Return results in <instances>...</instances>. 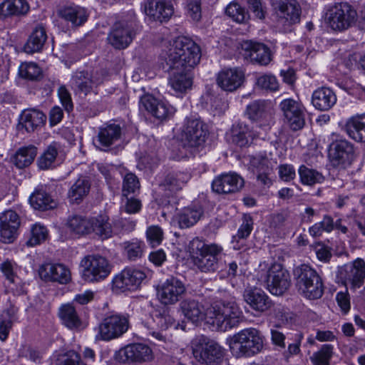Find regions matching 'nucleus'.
Returning <instances> with one entry per match:
<instances>
[{"label":"nucleus","mask_w":365,"mask_h":365,"mask_svg":"<svg viewBox=\"0 0 365 365\" xmlns=\"http://www.w3.org/2000/svg\"><path fill=\"white\" fill-rule=\"evenodd\" d=\"M171 70L169 84L177 94H182L192 85V68L200 62V47L191 39L180 36L161 54Z\"/></svg>","instance_id":"nucleus-1"},{"label":"nucleus","mask_w":365,"mask_h":365,"mask_svg":"<svg viewBox=\"0 0 365 365\" xmlns=\"http://www.w3.org/2000/svg\"><path fill=\"white\" fill-rule=\"evenodd\" d=\"M180 309L184 316L193 323L205 319L213 329L221 331L237 326L242 314L234 302H220L205 312L204 306L199 302L187 299L181 302Z\"/></svg>","instance_id":"nucleus-2"},{"label":"nucleus","mask_w":365,"mask_h":365,"mask_svg":"<svg viewBox=\"0 0 365 365\" xmlns=\"http://www.w3.org/2000/svg\"><path fill=\"white\" fill-rule=\"evenodd\" d=\"M326 20L330 28L334 31H343L355 26L364 30L365 7L358 13L348 2L336 3L327 9Z\"/></svg>","instance_id":"nucleus-3"},{"label":"nucleus","mask_w":365,"mask_h":365,"mask_svg":"<svg viewBox=\"0 0 365 365\" xmlns=\"http://www.w3.org/2000/svg\"><path fill=\"white\" fill-rule=\"evenodd\" d=\"M194 265L202 272H214L223 254V247L216 243L207 244L198 237L189 244Z\"/></svg>","instance_id":"nucleus-4"},{"label":"nucleus","mask_w":365,"mask_h":365,"mask_svg":"<svg viewBox=\"0 0 365 365\" xmlns=\"http://www.w3.org/2000/svg\"><path fill=\"white\" fill-rule=\"evenodd\" d=\"M264 339L262 333L257 329H244L232 336L230 349L237 357L253 356L262 351Z\"/></svg>","instance_id":"nucleus-5"},{"label":"nucleus","mask_w":365,"mask_h":365,"mask_svg":"<svg viewBox=\"0 0 365 365\" xmlns=\"http://www.w3.org/2000/svg\"><path fill=\"white\" fill-rule=\"evenodd\" d=\"M257 272L259 280L265 282L268 290L274 295L283 294L290 286L289 273L280 264L269 266L264 262L259 264Z\"/></svg>","instance_id":"nucleus-6"},{"label":"nucleus","mask_w":365,"mask_h":365,"mask_svg":"<svg viewBox=\"0 0 365 365\" xmlns=\"http://www.w3.org/2000/svg\"><path fill=\"white\" fill-rule=\"evenodd\" d=\"M294 274L298 292L309 299L322 297L324 293V284L321 277L315 269L307 264H302L295 268Z\"/></svg>","instance_id":"nucleus-7"},{"label":"nucleus","mask_w":365,"mask_h":365,"mask_svg":"<svg viewBox=\"0 0 365 365\" xmlns=\"http://www.w3.org/2000/svg\"><path fill=\"white\" fill-rule=\"evenodd\" d=\"M190 175L183 172L168 174L159 184L157 200L161 206L174 207L177 203L175 194L190 180Z\"/></svg>","instance_id":"nucleus-8"},{"label":"nucleus","mask_w":365,"mask_h":365,"mask_svg":"<svg viewBox=\"0 0 365 365\" xmlns=\"http://www.w3.org/2000/svg\"><path fill=\"white\" fill-rule=\"evenodd\" d=\"M128 314H111L106 317L98 324L96 339L110 341L124 334L129 329Z\"/></svg>","instance_id":"nucleus-9"},{"label":"nucleus","mask_w":365,"mask_h":365,"mask_svg":"<svg viewBox=\"0 0 365 365\" xmlns=\"http://www.w3.org/2000/svg\"><path fill=\"white\" fill-rule=\"evenodd\" d=\"M83 278L89 282H99L106 279L111 272L108 260L98 255L86 256L81 261Z\"/></svg>","instance_id":"nucleus-10"},{"label":"nucleus","mask_w":365,"mask_h":365,"mask_svg":"<svg viewBox=\"0 0 365 365\" xmlns=\"http://www.w3.org/2000/svg\"><path fill=\"white\" fill-rule=\"evenodd\" d=\"M192 354L200 362L216 365L222 361L224 351L216 341L202 336L194 343Z\"/></svg>","instance_id":"nucleus-11"},{"label":"nucleus","mask_w":365,"mask_h":365,"mask_svg":"<svg viewBox=\"0 0 365 365\" xmlns=\"http://www.w3.org/2000/svg\"><path fill=\"white\" fill-rule=\"evenodd\" d=\"M136 35L134 21L121 20L114 24L108 35V43L115 49L126 48Z\"/></svg>","instance_id":"nucleus-12"},{"label":"nucleus","mask_w":365,"mask_h":365,"mask_svg":"<svg viewBox=\"0 0 365 365\" xmlns=\"http://www.w3.org/2000/svg\"><path fill=\"white\" fill-rule=\"evenodd\" d=\"M185 284L177 277H172L159 284L156 288L157 297L164 305H173L186 293Z\"/></svg>","instance_id":"nucleus-13"},{"label":"nucleus","mask_w":365,"mask_h":365,"mask_svg":"<svg viewBox=\"0 0 365 365\" xmlns=\"http://www.w3.org/2000/svg\"><path fill=\"white\" fill-rule=\"evenodd\" d=\"M285 123L289 128L297 131L305 125V108L298 101L292 98L283 100L279 104Z\"/></svg>","instance_id":"nucleus-14"},{"label":"nucleus","mask_w":365,"mask_h":365,"mask_svg":"<svg viewBox=\"0 0 365 365\" xmlns=\"http://www.w3.org/2000/svg\"><path fill=\"white\" fill-rule=\"evenodd\" d=\"M153 358L151 349L141 343L128 344L116 354V359L123 363H143L151 361Z\"/></svg>","instance_id":"nucleus-15"},{"label":"nucleus","mask_w":365,"mask_h":365,"mask_svg":"<svg viewBox=\"0 0 365 365\" xmlns=\"http://www.w3.org/2000/svg\"><path fill=\"white\" fill-rule=\"evenodd\" d=\"M339 275L346 286L351 289L361 287L365 279V262L361 258L344 264L339 271Z\"/></svg>","instance_id":"nucleus-16"},{"label":"nucleus","mask_w":365,"mask_h":365,"mask_svg":"<svg viewBox=\"0 0 365 365\" xmlns=\"http://www.w3.org/2000/svg\"><path fill=\"white\" fill-rule=\"evenodd\" d=\"M207 134V127L202 121L187 118L182 129V140L185 146L198 147L204 143Z\"/></svg>","instance_id":"nucleus-17"},{"label":"nucleus","mask_w":365,"mask_h":365,"mask_svg":"<svg viewBox=\"0 0 365 365\" xmlns=\"http://www.w3.org/2000/svg\"><path fill=\"white\" fill-rule=\"evenodd\" d=\"M354 145L346 140H336L330 144L329 158L334 167L350 165L354 158Z\"/></svg>","instance_id":"nucleus-18"},{"label":"nucleus","mask_w":365,"mask_h":365,"mask_svg":"<svg viewBox=\"0 0 365 365\" xmlns=\"http://www.w3.org/2000/svg\"><path fill=\"white\" fill-rule=\"evenodd\" d=\"M245 79V73L238 67L224 68L217 75V85L223 91L233 92L243 84Z\"/></svg>","instance_id":"nucleus-19"},{"label":"nucleus","mask_w":365,"mask_h":365,"mask_svg":"<svg viewBox=\"0 0 365 365\" xmlns=\"http://www.w3.org/2000/svg\"><path fill=\"white\" fill-rule=\"evenodd\" d=\"M145 274L137 269L125 268L113 279V287L116 289L135 290L145 279Z\"/></svg>","instance_id":"nucleus-20"},{"label":"nucleus","mask_w":365,"mask_h":365,"mask_svg":"<svg viewBox=\"0 0 365 365\" xmlns=\"http://www.w3.org/2000/svg\"><path fill=\"white\" fill-rule=\"evenodd\" d=\"M242 55L252 63L267 66L272 61L269 48L264 44L252 41L242 43Z\"/></svg>","instance_id":"nucleus-21"},{"label":"nucleus","mask_w":365,"mask_h":365,"mask_svg":"<svg viewBox=\"0 0 365 365\" xmlns=\"http://www.w3.org/2000/svg\"><path fill=\"white\" fill-rule=\"evenodd\" d=\"M38 273L41 279L46 282H56L65 284L71 279L69 269L59 263L43 264L39 267Z\"/></svg>","instance_id":"nucleus-22"},{"label":"nucleus","mask_w":365,"mask_h":365,"mask_svg":"<svg viewBox=\"0 0 365 365\" xmlns=\"http://www.w3.org/2000/svg\"><path fill=\"white\" fill-rule=\"evenodd\" d=\"M140 104L153 116L161 120L170 118L175 112V109L168 103L158 100L151 95L143 96Z\"/></svg>","instance_id":"nucleus-23"},{"label":"nucleus","mask_w":365,"mask_h":365,"mask_svg":"<svg viewBox=\"0 0 365 365\" xmlns=\"http://www.w3.org/2000/svg\"><path fill=\"white\" fill-rule=\"evenodd\" d=\"M244 186V180L235 173L222 174L212 183V190L217 193H232L239 191Z\"/></svg>","instance_id":"nucleus-24"},{"label":"nucleus","mask_w":365,"mask_h":365,"mask_svg":"<svg viewBox=\"0 0 365 365\" xmlns=\"http://www.w3.org/2000/svg\"><path fill=\"white\" fill-rule=\"evenodd\" d=\"M19 225L20 220L16 212L5 211L0 217V240L4 243L13 242Z\"/></svg>","instance_id":"nucleus-25"},{"label":"nucleus","mask_w":365,"mask_h":365,"mask_svg":"<svg viewBox=\"0 0 365 365\" xmlns=\"http://www.w3.org/2000/svg\"><path fill=\"white\" fill-rule=\"evenodd\" d=\"M243 298L250 307L258 312H264L273 305L272 300L264 291L257 287H247L243 293Z\"/></svg>","instance_id":"nucleus-26"},{"label":"nucleus","mask_w":365,"mask_h":365,"mask_svg":"<svg viewBox=\"0 0 365 365\" xmlns=\"http://www.w3.org/2000/svg\"><path fill=\"white\" fill-rule=\"evenodd\" d=\"M259 135V132L254 130V128L250 129L247 124L241 122L234 124L230 130L232 143L240 148L249 146Z\"/></svg>","instance_id":"nucleus-27"},{"label":"nucleus","mask_w":365,"mask_h":365,"mask_svg":"<svg viewBox=\"0 0 365 365\" xmlns=\"http://www.w3.org/2000/svg\"><path fill=\"white\" fill-rule=\"evenodd\" d=\"M174 12L173 5L165 1L150 0L145 4V13L155 21H167Z\"/></svg>","instance_id":"nucleus-28"},{"label":"nucleus","mask_w":365,"mask_h":365,"mask_svg":"<svg viewBox=\"0 0 365 365\" xmlns=\"http://www.w3.org/2000/svg\"><path fill=\"white\" fill-rule=\"evenodd\" d=\"M204 210L200 204H192L179 210L175 216L181 229L189 228L195 225L203 216Z\"/></svg>","instance_id":"nucleus-29"},{"label":"nucleus","mask_w":365,"mask_h":365,"mask_svg":"<svg viewBox=\"0 0 365 365\" xmlns=\"http://www.w3.org/2000/svg\"><path fill=\"white\" fill-rule=\"evenodd\" d=\"M272 6L279 12L281 18L289 24L298 22L300 17V6L296 0H272Z\"/></svg>","instance_id":"nucleus-30"},{"label":"nucleus","mask_w":365,"mask_h":365,"mask_svg":"<svg viewBox=\"0 0 365 365\" xmlns=\"http://www.w3.org/2000/svg\"><path fill=\"white\" fill-rule=\"evenodd\" d=\"M46 120V116L43 112L36 109H26L20 115L19 126L28 133H32L43 126Z\"/></svg>","instance_id":"nucleus-31"},{"label":"nucleus","mask_w":365,"mask_h":365,"mask_svg":"<svg viewBox=\"0 0 365 365\" xmlns=\"http://www.w3.org/2000/svg\"><path fill=\"white\" fill-rule=\"evenodd\" d=\"M336 96L327 87H321L315 90L312 96V103L319 110H328L336 103Z\"/></svg>","instance_id":"nucleus-32"},{"label":"nucleus","mask_w":365,"mask_h":365,"mask_svg":"<svg viewBox=\"0 0 365 365\" xmlns=\"http://www.w3.org/2000/svg\"><path fill=\"white\" fill-rule=\"evenodd\" d=\"M121 135V128L119 125L111 123L100 128L96 143L101 150H106L115 142H116Z\"/></svg>","instance_id":"nucleus-33"},{"label":"nucleus","mask_w":365,"mask_h":365,"mask_svg":"<svg viewBox=\"0 0 365 365\" xmlns=\"http://www.w3.org/2000/svg\"><path fill=\"white\" fill-rule=\"evenodd\" d=\"M58 15L66 21L70 22L73 27L82 26L88 17L87 10L79 6H65L58 11Z\"/></svg>","instance_id":"nucleus-34"},{"label":"nucleus","mask_w":365,"mask_h":365,"mask_svg":"<svg viewBox=\"0 0 365 365\" xmlns=\"http://www.w3.org/2000/svg\"><path fill=\"white\" fill-rule=\"evenodd\" d=\"M90 73L83 71H76L71 78V86L76 94L86 96L92 89L93 85L98 84Z\"/></svg>","instance_id":"nucleus-35"},{"label":"nucleus","mask_w":365,"mask_h":365,"mask_svg":"<svg viewBox=\"0 0 365 365\" xmlns=\"http://www.w3.org/2000/svg\"><path fill=\"white\" fill-rule=\"evenodd\" d=\"M344 130L348 136L357 143H365V114L347 120Z\"/></svg>","instance_id":"nucleus-36"},{"label":"nucleus","mask_w":365,"mask_h":365,"mask_svg":"<svg viewBox=\"0 0 365 365\" xmlns=\"http://www.w3.org/2000/svg\"><path fill=\"white\" fill-rule=\"evenodd\" d=\"M94 232L101 240L111 237L114 233L113 226L108 216L99 215L91 218L90 233Z\"/></svg>","instance_id":"nucleus-37"},{"label":"nucleus","mask_w":365,"mask_h":365,"mask_svg":"<svg viewBox=\"0 0 365 365\" xmlns=\"http://www.w3.org/2000/svg\"><path fill=\"white\" fill-rule=\"evenodd\" d=\"M58 314L62 324L69 329H79L81 327V319L71 304H62L58 309Z\"/></svg>","instance_id":"nucleus-38"},{"label":"nucleus","mask_w":365,"mask_h":365,"mask_svg":"<svg viewBox=\"0 0 365 365\" xmlns=\"http://www.w3.org/2000/svg\"><path fill=\"white\" fill-rule=\"evenodd\" d=\"M47 39L45 28L42 25H37L29 36L24 50L27 53L39 52Z\"/></svg>","instance_id":"nucleus-39"},{"label":"nucleus","mask_w":365,"mask_h":365,"mask_svg":"<svg viewBox=\"0 0 365 365\" xmlns=\"http://www.w3.org/2000/svg\"><path fill=\"white\" fill-rule=\"evenodd\" d=\"M29 8L26 0H4L0 4V17L25 15Z\"/></svg>","instance_id":"nucleus-40"},{"label":"nucleus","mask_w":365,"mask_h":365,"mask_svg":"<svg viewBox=\"0 0 365 365\" xmlns=\"http://www.w3.org/2000/svg\"><path fill=\"white\" fill-rule=\"evenodd\" d=\"M91 183L86 178H80L71 186L68 198L71 203L79 204L89 193Z\"/></svg>","instance_id":"nucleus-41"},{"label":"nucleus","mask_w":365,"mask_h":365,"mask_svg":"<svg viewBox=\"0 0 365 365\" xmlns=\"http://www.w3.org/2000/svg\"><path fill=\"white\" fill-rule=\"evenodd\" d=\"M31 206L36 210H46L56 207V202L45 190H36L29 198Z\"/></svg>","instance_id":"nucleus-42"},{"label":"nucleus","mask_w":365,"mask_h":365,"mask_svg":"<svg viewBox=\"0 0 365 365\" xmlns=\"http://www.w3.org/2000/svg\"><path fill=\"white\" fill-rule=\"evenodd\" d=\"M144 242L137 239H133L122 243L124 256L130 262L140 259L143 254Z\"/></svg>","instance_id":"nucleus-43"},{"label":"nucleus","mask_w":365,"mask_h":365,"mask_svg":"<svg viewBox=\"0 0 365 365\" xmlns=\"http://www.w3.org/2000/svg\"><path fill=\"white\" fill-rule=\"evenodd\" d=\"M61 145L57 142H53L45 150L38 160L40 169L47 170L54 166Z\"/></svg>","instance_id":"nucleus-44"},{"label":"nucleus","mask_w":365,"mask_h":365,"mask_svg":"<svg viewBox=\"0 0 365 365\" xmlns=\"http://www.w3.org/2000/svg\"><path fill=\"white\" fill-rule=\"evenodd\" d=\"M300 182L304 185L313 186L324 181V175L317 170L302 165L298 170Z\"/></svg>","instance_id":"nucleus-45"},{"label":"nucleus","mask_w":365,"mask_h":365,"mask_svg":"<svg viewBox=\"0 0 365 365\" xmlns=\"http://www.w3.org/2000/svg\"><path fill=\"white\" fill-rule=\"evenodd\" d=\"M36 154L37 149L34 145L21 148L15 155V165L19 168L27 167L34 161Z\"/></svg>","instance_id":"nucleus-46"},{"label":"nucleus","mask_w":365,"mask_h":365,"mask_svg":"<svg viewBox=\"0 0 365 365\" xmlns=\"http://www.w3.org/2000/svg\"><path fill=\"white\" fill-rule=\"evenodd\" d=\"M91 219H86L81 215H73L67 220V227L71 232L77 235H86L90 233Z\"/></svg>","instance_id":"nucleus-47"},{"label":"nucleus","mask_w":365,"mask_h":365,"mask_svg":"<svg viewBox=\"0 0 365 365\" xmlns=\"http://www.w3.org/2000/svg\"><path fill=\"white\" fill-rule=\"evenodd\" d=\"M267 104L264 101H255L251 103L247 107L248 118L253 121L265 118L267 115Z\"/></svg>","instance_id":"nucleus-48"},{"label":"nucleus","mask_w":365,"mask_h":365,"mask_svg":"<svg viewBox=\"0 0 365 365\" xmlns=\"http://www.w3.org/2000/svg\"><path fill=\"white\" fill-rule=\"evenodd\" d=\"M19 76L28 80H37L41 75V69L34 62L22 63L19 68Z\"/></svg>","instance_id":"nucleus-49"},{"label":"nucleus","mask_w":365,"mask_h":365,"mask_svg":"<svg viewBox=\"0 0 365 365\" xmlns=\"http://www.w3.org/2000/svg\"><path fill=\"white\" fill-rule=\"evenodd\" d=\"M47 236L46 228L40 224H35L31 229V237L26 241V245L29 247L36 246L45 241Z\"/></svg>","instance_id":"nucleus-50"},{"label":"nucleus","mask_w":365,"mask_h":365,"mask_svg":"<svg viewBox=\"0 0 365 365\" xmlns=\"http://www.w3.org/2000/svg\"><path fill=\"white\" fill-rule=\"evenodd\" d=\"M333 346L330 344H324L321 349L313 354L311 361L314 365H329L332 356Z\"/></svg>","instance_id":"nucleus-51"},{"label":"nucleus","mask_w":365,"mask_h":365,"mask_svg":"<svg viewBox=\"0 0 365 365\" xmlns=\"http://www.w3.org/2000/svg\"><path fill=\"white\" fill-rule=\"evenodd\" d=\"M226 14L237 23H243L249 18V14L237 3H230L226 8Z\"/></svg>","instance_id":"nucleus-52"},{"label":"nucleus","mask_w":365,"mask_h":365,"mask_svg":"<svg viewBox=\"0 0 365 365\" xmlns=\"http://www.w3.org/2000/svg\"><path fill=\"white\" fill-rule=\"evenodd\" d=\"M140 189V183L138 178L133 173H127L123 178V196L125 197L130 193H135Z\"/></svg>","instance_id":"nucleus-53"},{"label":"nucleus","mask_w":365,"mask_h":365,"mask_svg":"<svg viewBox=\"0 0 365 365\" xmlns=\"http://www.w3.org/2000/svg\"><path fill=\"white\" fill-rule=\"evenodd\" d=\"M256 84L262 89L271 91H276L279 88L278 81L276 77L272 74L258 76L256 79Z\"/></svg>","instance_id":"nucleus-54"},{"label":"nucleus","mask_w":365,"mask_h":365,"mask_svg":"<svg viewBox=\"0 0 365 365\" xmlns=\"http://www.w3.org/2000/svg\"><path fill=\"white\" fill-rule=\"evenodd\" d=\"M56 365H86V364L79 354L74 351H69L58 358Z\"/></svg>","instance_id":"nucleus-55"},{"label":"nucleus","mask_w":365,"mask_h":365,"mask_svg":"<svg viewBox=\"0 0 365 365\" xmlns=\"http://www.w3.org/2000/svg\"><path fill=\"white\" fill-rule=\"evenodd\" d=\"M250 166L258 172H270V161L266 155H257L251 156L250 160Z\"/></svg>","instance_id":"nucleus-56"},{"label":"nucleus","mask_w":365,"mask_h":365,"mask_svg":"<svg viewBox=\"0 0 365 365\" xmlns=\"http://www.w3.org/2000/svg\"><path fill=\"white\" fill-rule=\"evenodd\" d=\"M253 229V220L249 215H245L242 219V223L240 225L237 233L233 236V241L237 239H245L251 233Z\"/></svg>","instance_id":"nucleus-57"},{"label":"nucleus","mask_w":365,"mask_h":365,"mask_svg":"<svg viewBox=\"0 0 365 365\" xmlns=\"http://www.w3.org/2000/svg\"><path fill=\"white\" fill-rule=\"evenodd\" d=\"M147 240L151 247L158 246L163 238V232L158 226H150L146 231Z\"/></svg>","instance_id":"nucleus-58"},{"label":"nucleus","mask_w":365,"mask_h":365,"mask_svg":"<svg viewBox=\"0 0 365 365\" xmlns=\"http://www.w3.org/2000/svg\"><path fill=\"white\" fill-rule=\"evenodd\" d=\"M249 9L259 19H264L267 14V8L262 0H246Z\"/></svg>","instance_id":"nucleus-59"},{"label":"nucleus","mask_w":365,"mask_h":365,"mask_svg":"<svg viewBox=\"0 0 365 365\" xmlns=\"http://www.w3.org/2000/svg\"><path fill=\"white\" fill-rule=\"evenodd\" d=\"M17 265L13 260L6 259L0 265V269L8 282L14 281L18 276L16 273Z\"/></svg>","instance_id":"nucleus-60"},{"label":"nucleus","mask_w":365,"mask_h":365,"mask_svg":"<svg viewBox=\"0 0 365 365\" xmlns=\"http://www.w3.org/2000/svg\"><path fill=\"white\" fill-rule=\"evenodd\" d=\"M186 9L187 15L193 21H198L201 19L202 13L200 0H187Z\"/></svg>","instance_id":"nucleus-61"},{"label":"nucleus","mask_w":365,"mask_h":365,"mask_svg":"<svg viewBox=\"0 0 365 365\" xmlns=\"http://www.w3.org/2000/svg\"><path fill=\"white\" fill-rule=\"evenodd\" d=\"M279 178L284 182H289L295 178L296 172L294 166L289 164H282L278 168Z\"/></svg>","instance_id":"nucleus-62"},{"label":"nucleus","mask_w":365,"mask_h":365,"mask_svg":"<svg viewBox=\"0 0 365 365\" xmlns=\"http://www.w3.org/2000/svg\"><path fill=\"white\" fill-rule=\"evenodd\" d=\"M58 93L63 106L65 110L69 113L73 108L71 94L63 86L59 87Z\"/></svg>","instance_id":"nucleus-63"},{"label":"nucleus","mask_w":365,"mask_h":365,"mask_svg":"<svg viewBox=\"0 0 365 365\" xmlns=\"http://www.w3.org/2000/svg\"><path fill=\"white\" fill-rule=\"evenodd\" d=\"M125 197V202L121 208L125 210V212L134 214L140 210L141 204L138 200L133 197L128 198L127 196Z\"/></svg>","instance_id":"nucleus-64"}]
</instances>
